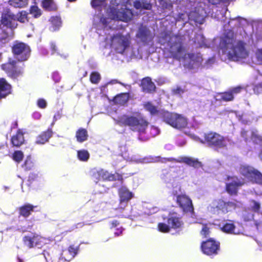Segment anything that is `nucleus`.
Segmentation results:
<instances>
[{
	"label": "nucleus",
	"instance_id": "dca6fc26",
	"mask_svg": "<svg viewBox=\"0 0 262 262\" xmlns=\"http://www.w3.org/2000/svg\"><path fill=\"white\" fill-rule=\"evenodd\" d=\"M44 241L45 239L39 236H26L24 238V242L25 245L31 248L35 244L36 245H41L42 243H45Z\"/></svg>",
	"mask_w": 262,
	"mask_h": 262
},
{
	"label": "nucleus",
	"instance_id": "13d9d810",
	"mask_svg": "<svg viewBox=\"0 0 262 262\" xmlns=\"http://www.w3.org/2000/svg\"><path fill=\"white\" fill-rule=\"evenodd\" d=\"M50 48L53 53H55L57 51V47L55 43L51 42L50 44Z\"/></svg>",
	"mask_w": 262,
	"mask_h": 262
},
{
	"label": "nucleus",
	"instance_id": "bf43d9fd",
	"mask_svg": "<svg viewBox=\"0 0 262 262\" xmlns=\"http://www.w3.org/2000/svg\"><path fill=\"white\" fill-rule=\"evenodd\" d=\"M222 0H208V2L212 5H216L220 4Z\"/></svg>",
	"mask_w": 262,
	"mask_h": 262
},
{
	"label": "nucleus",
	"instance_id": "f3484780",
	"mask_svg": "<svg viewBox=\"0 0 262 262\" xmlns=\"http://www.w3.org/2000/svg\"><path fill=\"white\" fill-rule=\"evenodd\" d=\"M242 136L245 138V141L247 142L250 138L251 140L255 143H259L262 141V137L260 136L257 131L247 132L243 130L241 133Z\"/></svg>",
	"mask_w": 262,
	"mask_h": 262
},
{
	"label": "nucleus",
	"instance_id": "09e8293b",
	"mask_svg": "<svg viewBox=\"0 0 262 262\" xmlns=\"http://www.w3.org/2000/svg\"><path fill=\"white\" fill-rule=\"evenodd\" d=\"M110 102L111 104H120V105H124L126 102V99H110Z\"/></svg>",
	"mask_w": 262,
	"mask_h": 262
},
{
	"label": "nucleus",
	"instance_id": "f8f14e48",
	"mask_svg": "<svg viewBox=\"0 0 262 262\" xmlns=\"http://www.w3.org/2000/svg\"><path fill=\"white\" fill-rule=\"evenodd\" d=\"M168 224L160 223L158 225L159 229L163 232H167L169 231V227L172 228H178L182 225L181 222L179 218L171 217L168 220Z\"/></svg>",
	"mask_w": 262,
	"mask_h": 262
},
{
	"label": "nucleus",
	"instance_id": "3c124183",
	"mask_svg": "<svg viewBox=\"0 0 262 262\" xmlns=\"http://www.w3.org/2000/svg\"><path fill=\"white\" fill-rule=\"evenodd\" d=\"M130 95L129 92L127 93H122L116 95L113 98H130Z\"/></svg>",
	"mask_w": 262,
	"mask_h": 262
},
{
	"label": "nucleus",
	"instance_id": "8fccbe9b",
	"mask_svg": "<svg viewBox=\"0 0 262 262\" xmlns=\"http://www.w3.org/2000/svg\"><path fill=\"white\" fill-rule=\"evenodd\" d=\"M237 207H239V205L233 202H229L226 203V208H228V211H231L232 209H235Z\"/></svg>",
	"mask_w": 262,
	"mask_h": 262
},
{
	"label": "nucleus",
	"instance_id": "603ef678",
	"mask_svg": "<svg viewBox=\"0 0 262 262\" xmlns=\"http://www.w3.org/2000/svg\"><path fill=\"white\" fill-rule=\"evenodd\" d=\"M257 61L259 64H262V49H258L256 52Z\"/></svg>",
	"mask_w": 262,
	"mask_h": 262
},
{
	"label": "nucleus",
	"instance_id": "f257e3e1",
	"mask_svg": "<svg viewBox=\"0 0 262 262\" xmlns=\"http://www.w3.org/2000/svg\"><path fill=\"white\" fill-rule=\"evenodd\" d=\"M220 45L223 52L232 60L246 58L248 52L246 49V43L241 40L236 42L233 32H228L222 38Z\"/></svg>",
	"mask_w": 262,
	"mask_h": 262
},
{
	"label": "nucleus",
	"instance_id": "5fc2aeb1",
	"mask_svg": "<svg viewBox=\"0 0 262 262\" xmlns=\"http://www.w3.org/2000/svg\"><path fill=\"white\" fill-rule=\"evenodd\" d=\"M37 104V105L41 108H44L47 106V102L45 99H38Z\"/></svg>",
	"mask_w": 262,
	"mask_h": 262
},
{
	"label": "nucleus",
	"instance_id": "f704fd0d",
	"mask_svg": "<svg viewBox=\"0 0 262 262\" xmlns=\"http://www.w3.org/2000/svg\"><path fill=\"white\" fill-rule=\"evenodd\" d=\"M222 230L227 233H233L234 234H238L239 233L238 230H236L235 227L233 224H226L222 228Z\"/></svg>",
	"mask_w": 262,
	"mask_h": 262
},
{
	"label": "nucleus",
	"instance_id": "338daca9",
	"mask_svg": "<svg viewBox=\"0 0 262 262\" xmlns=\"http://www.w3.org/2000/svg\"><path fill=\"white\" fill-rule=\"evenodd\" d=\"M69 2H74L75 1H76L77 0H67Z\"/></svg>",
	"mask_w": 262,
	"mask_h": 262
},
{
	"label": "nucleus",
	"instance_id": "a211bd4d",
	"mask_svg": "<svg viewBox=\"0 0 262 262\" xmlns=\"http://www.w3.org/2000/svg\"><path fill=\"white\" fill-rule=\"evenodd\" d=\"M242 184L236 177H229L226 185L227 191L230 194H235L237 191V188Z\"/></svg>",
	"mask_w": 262,
	"mask_h": 262
},
{
	"label": "nucleus",
	"instance_id": "412c9836",
	"mask_svg": "<svg viewBox=\"0 0 262 262\" xmlns=\"http://www.w3.org/2000/svg\"><path fill=\"white\" fill-rule=\"evenodd\" d=\"M28 15L29 13L25 10L19 11L16 16V21H18L22 24L29 23L31 29L33 30L34 29V24L30 23V17Z\"/></svg>",
	"mask_w": 262,
	"mask_h": 262
},
{
	"label": "nucleus",
	"instance_id": "69168bd1",
	"mask_svg": "<svg viewBox=\"0 0 262 262\" xmlns=\"http://www.w3.org/2000/svg\"><path fill=\"white\" fill-rule=\"evenodd\" d=\"M259 158L262 160V150H261L259 155Z\"/></svg>",
	"mask_w": 262,
	"mask_h": 262
},
{
	"label": "nucleus",
	"instance_id": "ddd939ff",
	"mask_svg": "<svg viewBox=\"0 0 262 262\" xmlns=\"http://www.w3.org/2000/svg\"><path fill=\"white\" fill-rule=\"evenodd\" d=\"M219 245L213 239H210L202 244V249L204 253L210 255L216 254L219 250Z\"/></svg>",
	"mask_w": 262,
	"mask_h": 262
},
{
	"label": "nucleus",
	"instance_id": "4468645a",
	"mask_svg": "<svg viewBox=\"0 0 262 262\" xmlns=\"http://www.w3.org/2000/svg\"><path fill=\"white\" fill-rule=\"evenodd\" d=\"M94 177L97 180H107L109 181L113 180H120L122 179V177L118 173L112 174L109 173L107 171L103 169L97 171L94 173Z\"/></svg>",
	"mask_w": 262,
	"mask_h": 262
},
{
	"label": "nucleus",
	"instance_id": "a19ab883",
	"mask_svg": "<svg viewBox=\"0 0 262 262\" xmlns=\"http://www.w3.org/2000/svg\"><path fill=\"white\" fill-rule=\"evenodd\" d=\"M144 108L152 115L160 113L159 111L158 110V108L150 103L144 104Z\"/></svg>",
	"mask_w": 262,
	"mask_h": 262
},
{
	"label": "nucleus",
	"instance_id": "1a4fd4ad",
	"mask_svg": "<svg viewBox=\"0 0 262 262\" xmlns=\"http://www.w3.org/2000/svg\"><path fill=\"white\" fill-rule=\"evenodd\" d=\"M205 142L209 145H212L218 148L225 147L229 142L227 139L224 138L220 135L210 133L205 136Z\"/></svg>",
	"mask_w": 262,
	"mask_h": 262
},
{
	"label": "nucleus",
	"instance_id": "473e14b6",
	"mask_svg": "<svg viewBox=\"0 0 262 262\" xmlns=\"http://www.w3.org/2000/svg\"><path fill=\"white\" fill-rule=\"evenodd\" d=\"M29 13L35 18H39L42 15L41 10L36 5L31 6L30 7Z\"/></svg>",
	"mask_w": 262,
	"mask_h": 262
},
{
	"label": "nucleus",
	"instance_id": "37998d69",
	"mask_svg": "<svg viewBox=\"0 0 262 262\" xmlns=\"http://www.w3.org/2000/svg\"><path fill=\"white\" fill-rule=\"evenodd\" d=\"M78 157L80 160L86 161L89 158V154L86 150H80L78 152Z\"/></svg>",
	"mask_w": 262,
	"mask_h": 262
},
{
	"label": "nucleus",
	"instance_id": "bb28decb",
	"mask_svg": "<svg viewBox=\"0 0 262 262\" xmlns=\"http://www.w3.org/2000/svg\"><path fill=\"white\" fill-rule=\"evenodd\" d=\"M134 6L136 9L150 10L152 8V4L145 1L137 0L134 2Z\"/></svg>",
	"mask_w": 262,
	"mask_h": 262
},
{
	"label": "nucleus",
	"instance_id": "e433bc0d",
	"mask_svg": "<svg viewBox=\"0 0 262 262\" xmlns=\"http://www.w3.org/2000/svg\"><path fill=\"white\" fill-rule=\"evenodd\" d=\"M87 132L84 129H79L76 133V138L78 142H83L87 139Z\"/></svg>",
	"mask_w": 262,
	"mask_h": 262
},
{
	"label": "nucleus",
	"instance_id": "58836bf2",
	"mask_svg": "<svg viewBox=\"0 0 262 262\" xmlns=\"http://www.w3.org/2000/svg\"><path fill=\"white\" fill-rule=\"evenodd\" d=\"M100 74L96 71L93 72L90 76V80L93 84H98L101 80Z\"/></svg>",
	"mask_w": 262,
	"mask_h": 262
},
{
	"label": "nucleus",
	"instance_id": "9b49d317",
	"mask_svg": "<svg viewBox=\"0 0 262 262\" xmlns=\"http://www.w3.org/2000/svg\"><path fill=\"white\" fill-rule=\"evenodd\" d=\"M177 202L183 211L192 212L193 208L191 200L186 195H179L177 196Z\"/></svg>",
	"mask_w": 262,
	"mask_h": 262
},
{
	"label": "nucleus",
	"instance_id": "a18cd8bd",
	"mask_svg": "<svg viewBox=\"0 0 262 262\" xmlns=\"http://www.w3.org/2000/svg\"><path fill=\"white\" fill-rule=\"evenodd\" d=\"M23 153L21 151H16L13 154V157L15 161L19 162L23 160Z\"/></svg>",
	"mask_w": 262,
	"mask_h": 262
},
{
	"label": "nucleus",
	"instance_id": "6e6d98bb",
	"mask_svg": "<svg viewBox=\"0 0 262 262\" xmlns=\"http://www.w3.org/2000/svg\"><path fill=\"white\" fill-rule=\"evenodd\" d=\"M209 233V228L207 226H204L201 232V235L206 237Z\"/></svg>",
	"mask_w": 262,
	"mask_h": 262
},
{
	"label": "nucleus",
	"instance_id": "2eb2a0df",
	"mask_svg": "<svg viewBox=\"0 0 262 262\" xmlns=\"http://www.w3.org/2000/svg\"><path fill=\"white\" fill-rule=\"evenodd\" d=\"M140 86L142 91L146 93H153L156 91V86L149 77H144L141 80Z\"/></svg>",
	"mask_w": 262,
	"mask_h": 262
},
{
	"label": "nucleus",
	"instance_id": "2f4dec72",
	"mask_svg": "<svg viewBox=\"0 0 262 262\" xmlns=\"http://www.w3.org/2000/svg\"><path fill=\"white\" fill-rule=\"evenodd\" d=\"M8 4L15 8H24L28 5V0H9Z\"/></svg>",
	"mask_w": 262,
	"mask_h": 262
},
{
	"label": "nucleus",
	"instance_id": "e2e57ef3",
	"mask_svg": "<svg viewBox=\"0 0 262 262\" xmlns=\"http://www.w3.org/2000/svg\"><path fill=\"white\" fill-rule=\"evenodd\" d=\"M260 88V89H262V83L259 84L258 85H256L254 88V91H255L256 90H257L258 88Z\"/></svg>",
	"mask_w": 262,
	"mask_h": 262
},
{
	"label": "nucleus",
	"instance_id": "774afa93",
	"mask_svg": "<svg viewBox=\"0 0 262 262\" xmlns=\"http://www.w3.org/2000/svg\"><path fill=\"white\" fill-rule=\"evenodd\" d=\"M104 98H108V96L106 95L104 96Z\"/></svg>",
	"mask_w": 262,
	"mask_h": 262
},
{
	"label": "nucleus",
	"instance_id": "4d7b16f0",
	"mask_svg": "<svg viewBox=\"0 0 262 262\" xmlns=\"http://www.w3.org/2000/svg\"><path fill=\"white\" fill-rule=\"evenodd\" d=\"M251 206L255 211H258L260 208L259 204L254 201L251 202Z\"/></svg>",
	"mask_w": 262,
	"mask_h": 262
},
{
	"label": "nucleus",
	"instance_id": "49530a36",
	"mask_svg": "<svg viewBox=\"0 0 262 262\" xmlns=\"http://www.w3.org/2000/svg\"><path fill=\"white\" fill-rule=\"evenodd\" d=\"M194 42L195 43H198L199 47H201L204 44V37L201 35H197L194 37Z\"/></svg>",
	"mask_w": 262,
	"mask_h": 262
},
{
	"label": "nucleus",
	"instance_id": "c756f323",
	"mask_svg": "<svg viewBox=\"0 0 262 262\" xmlns=\"http://www.w3.org/2000/svg\"><path fill=\"white\" fill-rule=\"evenodd\" d=\"M11 142L14 146H20L24 142L23 134L19 131L18 132L15 136L12 137Z\"/></svg>",
	"mask_w": 262,
	"mask_h": 262
},
{
	"label": "nucleus",
	"instance_id": "de8ad7c7",
	"mask_svg": "<svg viewBox=\"0 0 262 262\" xmlns=\"http://www.w3.org/2000/svg\"><path fill=\"white\" fill-rule=\"evenodd\" d=\"M185 90L184 89L182 88L180 86H177L176 88L172 89V92L174 95H181L185 92Z\"/></svg>",
	"mask_w": 262,
	"mask_h": 262
},
{
	"label": "nucleus",
	"instance_id": "7c9ffc66",
	"mask_svg": "<svg viewBox=\"0 0 262 262\" xmlns=\"http://www.w3.org/2000/svg\"><path fill=\"white\" fill-rule=\"evenodd\" d=\"M242 89L243 88L241 86L234 88L228 92L223 93L222 94L221 98H233L234 95L239 93Z\"/></svg>",
	"mask_w": 262,
	"mask_h": 262
},
{
	"label": "nucleus",
	"instance_id": "7ed1b4c3",
	"mask_svg": "<svg viewBox=\"0 0 262 262\" xmlns=\"http://www.w3.org/2000/svg\"><path fill=\"white\" fill-rule=\"evenodd\" d=\"M121 122L130 127L132 129L143 132L148 126V123L140 116L138 117L124 116Z\"/></svg>",
	"mask_w": 262,
	"mask_h": 262
},
{
	"label": "nucleus",
	"instance_id": "a878e982",
	"mask_svg": "<svg viewBox=\"0 0 262 262\" xmlns=\"http://www.w3.org/2000/svg\"><path fill=\"white\" fill-rule=\"evenodd\" d=\"M120 202H127L133 197V194L126 187H122L119 191Z\"/></svg>",
	"mask_w": 262,
	"mask_h": 262
},
{
	"label": "nucleus",
	"instance_id": "c85d7f7f",
	"mask_svg": "<svg viewBox=\"0 0 262 262\" xmlns=\"http://www.w3.org/2000/svg\"><path fill=\"white\" fill-rule=\"evenodd\" d=\"M118 16L120 17V19L124 22H127L130 20L133 17V13L130 10L125 9L122 11L119 12Z\"/></svg>",
	"mask_w": 262,
	"mask_h": 262
},
{
	"label": "nucleus",
	"instance_id": "aec40b11",
	"mask_svg": "<svg viewBox=\"0 0 262 262\" xmlns=\"http://www.w3.org/2000/svg\"><path fill=\"white\" fill-rule=\"evenodd\" d=\"M40 5L46 11L55 12L58 10V6L54 0H42Z\"/></svg>",
	"mask_w": 262,
	"mask_h": 262
},
{
	"label": "nucleus",
	"instance_id": "0e129e2a",
	"mask_svg": "<svg viewBox=\"0 0 262 262\" xmlns=\"http://www.w3.org/2000/svg\"><path fill=\"white\" fill-rule=\"evenodd\" d=\"M195 140L196 141H200V142H201L202 143H204L202 140H200L199 138L195 137Z\"/></svg>",
	"mask_w": 262,
	"mask_h": 262
},
{
	"label": "nucleus",
	"instance_id": "680f3d73",
	"mask_svg": "<svg viewBox=\"0 0 262 262\" xmlns=\"http://www.w3.org/2000/svg\"><path fill=\"white\" fill-rule=\"evenodd\" d=\"M152 130L155 132L154 135H156L158 134V128L155 127H152Z\"/></svg>",
	"mask_w": 262,
	"mask_h": 262
},
{
	"label": "nucleus",
	"instance_id": "ea45409f",
	"mask_svg": "<svg viewBox=\"0 0 262 262\" xmlns=\"http://www.w3.org/2000/svg\"><path fill=\"white\" fill-rule=\"evenodd\" d=\"M33 206L31 205H27L20 208V213L24 216H28L30 214V212L33 210Z\"/></svg>",
	"mask_w": 262,
	"mask_h": 262
},
{
	"label": "nucleus",
	"instance_id": "c9c22d12",
	"mask_svg": "<svg viewBox=\"0 0 262 262\" xmlns=\"http://www.w3.org/2000/svg\"><path fill=\"white\" fill-rule=\"evenodd\" d=\"M51 21L54 30H58L61 26V18L59 16H55L51 17Z\"/></svg>",
	"mask_w": 262,
	"mask_h": 262
},
{
	"label": "nucleus",
	"instance_id": "4c0bfd02",
	"mask_svg": "<svg viewBox=\"0 0 262 262\" xmlns=\"http://www.w3.org/2000/svg\"><path fill=\"white\" fill-rule=\"evenodd\" d=\"M187 57L193 62H200L202 61V58L200 53H186V58Z\"/></svg>",
	"mask_w": 262,
	"mask_h": 262
},
{
	"label": "nucleus",
	"instance_id": "864d4df0",
	"mask_svg": "<svg viewBox=\"0 0 262 262\" xmlns=\"http://www.w3.org/2000/svg\"><path fill=\"white\" fill-rule=\"evenodd\" d=\"M52 77L55 82H58L60 80V76L58 72H54L52 73Z\"/></svg>",
	"mask_w": 262,
	"mask_h": 262
},
{
	"label": "nucleus",
	"instance_id": "b1692460",
	"mask_svg": "<svg viewBox=\"0 0 262 262\" xmlns=\"http://www.w3.org/2000/svg\"><path fill=\"white\" fill-rule=\"evenodd\" d=\"M78 247H74V246H70L68 251H64L62 253L61 256L63 259L66 261H70L77 254Z\"/></svg>",
	"mask_w": 262,
	"mask_h": 262
},
{
	"label": "nucleus",
	"instance_id": "9d476101",
	"mask_svg": "<svg viewBox=\"0 0 262 262\" xmlns=\"http://www.w3.org/2000/svg\"><path fill=\"white\" fill-rule=\"evenodd\" d=\"M0 22L1 25L11 30L16 29L18 26L16 21V15L9 10L2 13Z\"/></svg>",
	"mask_w": 262,
	"mask_h": 262
},
{
	"label": "nucleus",
	"instance_id": "6e6552de",
	"mask_svg": "<svg viewBox=\"0 0 262 262\" xmlns=\"http://www.w3.org/2000/svg\"><path fill=\"white\" fill-rule=\"evenodd\" d=\"M241 173L249 181L257 183L262 182V174L253 167L247 165H242L240 168Z\"/></svg>",
	"mask_w": 262,
	"mask_h": 262
},
{
	"label": "nucleus",
	"instance_id": "6ab92c4d",
	"mask_svg": "<svg viewBox=\"0 0 262 262\" xmlns=\"http://www.w3.org/2000/svg\"><path fill=\"white\" fill-rule=\"evenodd\" d=\"M11 85L4 79H0V98L7 96L11 93Z\"/></svg>",
	"mask_w": 262,
	"mask_h": 262
},
{
	"label": "nucleus",
	"instance_id": "c03bdc74",
	"mask_svg": "<svg viewBox=\"0 0 262 262\" xmlns=\"http://www.w3.org/2000/svg\"><path fill=\"white\" fill-rule=\"evenodd\" d=\"M106 0H92L91 5L94 8L102 6L104 4Z\"/></svg>",
	"mask_w": 262,
	"mask_h": 262
},
{
	"label": "nucleus",
	"instance_id": "393cba45",
	"mask_svg": "<svg viewBox=\"0 0 262 262\" xmlns=\"http://www.w3.org/2000/svg\"><path fill=\"white\" fill-rule=\"evenodd\" d=\"M180 162L185 163L190 166H192L196 168L202 166V164L201 162H200L198 159L192 157H182Z\"/></svg>",
	"mask_w": 262,
	"mask_h": 262
},
{
	"label": "nucleus",
	"instance_id": "cd10ccee",
	"mask_svg": "<svg viewBox=\"0 0 262 262\" xmlns=\"http://www.w3.org/2000/svg\"><path fill=\"white\" fill-rule=\"evenodd\" d=\"M51 135L52 132L50 130H48L36 138L35 143L38 144H43L48 141Z\"/></svg>",
	"mask_w": 262,
	"mask_h": 262
},
{
	"label": "nucleus",
	"instance_id": "4be33fe9",
	"mask_svg": "<svg viewBox=\"0 0 262 262\" xmlns=\"http://www.w3.org/2000/svg\"><path fill=\"white\" fill-rule=\"evenodd\" d=\"M150 32L146 27H140L136 35L143 42H147L150 39Z\"/></svg>",
	"mask_w": 262,
	"mask_h": 262
},
{
	"label": "nucleus",
	"instance_id": "f03ea898",
	"mask_svg": "<svg viewBox=\"0 0 262 262\" xmlns=\"http://www.w3.org/2000/svg\"><path fill=\"white\" fill-rule=\"evenodd\" d=\"M20 62L10 58L7 62L1 64V68L8 77L14 80H18L25 73V65Z\"/></svg>",
	"mask_w": 262,
	"mask_h": 262
},
{
	"label": "nucleus",
	"instance_id": "39448f33",
	"mask_svg": "<svg viewBox=\"0 0 262 262\" xmlns=\"http://www.w3.org/2000/svg\"><path fill=\"white\" fill-rule=\"evenodd\" d=\"M111 42L115 51L118 53L123 54L130 45V37L119 33L112 36Z\"/></svg>",
	"mask_w": 262,
	"mask_h": 262
},
{
	"label": "nucleus",
	"instance_id": "052dcab7",
	"mask_svg": "<svg viewBox=\"0 0 262 262\" xmlns=\"http://www.w3.org/2000/svg\"><path fill=\"white\" fill-rule=\"evenodd\" d=\"M33 116L35 119H39L41 117V114L36 112L34 114Z\"/></svg>",
	"mask_w": 262,
	"mask_h": 262
},
{
	"label": "nucleus",
	"instance_id": "72a5a7b5",
	"mask_svg": "<svg viewBox=\"0 0 262 262\" xmlns=\"http://www.w3.org/2000/svg\"><path fill=\"white\" fill-rule=\"evenodd\" d=\"M212 204L213 207L222 210L224 212H228V208H226V203L222 200L214 201Z\"/></svg>",
	"mask_w": 262,
	"mask_h": 262
},
{
	"label": "nucleus",
	"instance_id": "20e7f679",
	"mask_svg": "<svg viewBox=\"0 0 262 262\" xmlns=\"http://www.w3.org/2000/svg\"><path fill=\"white\" fill-rule=\"evenodd\" d=\"M30 47L23 42L16 41L12 47V52L18 61L27 60L30 55Z\"/></svg>",
	"mask_w": 262,
	"mask_h": 262
},
{
	"label": "nucleus",
	"instance_id": "0eeeda50",
	"mask_svg": "<svg viewBox=\"0 0 262 262\" xmlns=\"http://www.w3.org/2000/svg\"><path fill=\"white\" fill-rule=\"evenodd\" d=\"M168 51L173 59L180 61L186 58V50L180 38H177L171 43Z\"/></svg>",
	"mask_w": 262,
	"mask_h": 262
},
{
	"label": "nucleus",
	"instance_id": "79ce46f5",
	"mask_svg": "<svg viewBox=\"0 0 262 262\" xmlns=\"http://www.w3.org/2000/svg\"><path fill=\"white\" fill-rule=\"evenodd\" d=\"M4 27L0 25V41H5L9 37V33L7 29L4 28Z\"/></svg>",
	"mask_w": 262,
	"mask_h": 262
},
{
	"label": "nucleus",
	"instance_id": "5701e85b",
	"mask_svg": "<svg viewBox=\"0 0 262 262\" xmlns=\"http://www.w3.org/2000/svg\"><path fill=\"white\" fill-rule=\"evenodd\" d=\"M188 19L191 23L193 22L196 25L203 24L205 21L204 16L196 11H192L188 14Z\"/></svg>",
	"mask_w": 262,
	"mask_h": 262
},
{
	"label": "nucleus",
	"instance_id": "423d86ee",
	"mask_svg": "<svg viewBox=\"0 0 262 262\" xmlns=\"http://www.w3.org/2000/svg\"><path fill=\"white\" fill-rule=\"evenodd\" d=\"M161 114L164 121L173 127L180 129L185 127L187 124L186 118L181 115L168 112H163Z\"/></svg>",
	"mask_w": 262,
	"mask_h": 262
}]
</instances>
